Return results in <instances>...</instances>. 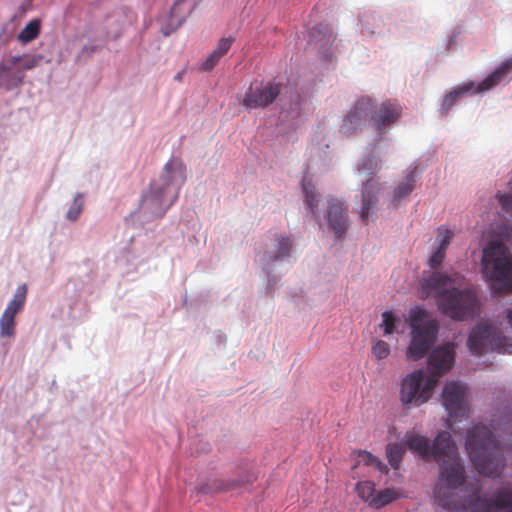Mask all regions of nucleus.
I'll list each match as a JSON object with an SVG mask.
<instances>
[{"mask_svg":"<svg viewBox=\"0 0 512 512\" xmlns=\"http://www.w3.org/2000/svg\"><path fill=\"white\" fill-rule=\"evenodd\" d=\"M406 444L422 459H433L438 463L434 498L443 509L459 512L466 496H460L457 490L465 482V468L451 435L446 431L439 432L431 445L426 437L410 434L406 435Z\"/></svg>","mask_w":512,"mask_h":512,"instance_id":"f257e3e1","label":"nucleus"},{"mask_svg":"<svg viewBox=\"0 0 512 512\" xmlns=\"http://www.w3.org/2000/svg\"><path fill=\"white\" fill-rule=\"evenodd\" d=\"M454 360V343H446L435 348L428 358L429 372L417 369L401 380L399 399L403 407L410 409L428 402L439 378L451 369Z\"/></svg>","mask_w":512,"mask_h":512,"instance_id":"f03ea898","label":"nucleus"},{"mask_svg":"<svg viewBox=\"0 0 512 512\" xmlns=\"http://www.w3.org/2000/svg\"><path fill=\"white\" fill-rule=\"evenodd\" d=\"M460 275L431 272L420 281L423 297L434 295L440 312L456 321L472 318L478 307L476 293L472 289L450 288L459 283Z\"/></svg>","mask_w":512,"mask_h":512,"instance_id":"7ed1b4c3","label":"nucleus"},{"mask_svg":"<svg viewBox=\"0 0 512 512\" xmlns=\"http://www.w3.org/2000/svg\"><path fill=\"white\" fill-rule=\"evenodd\" d=\"M401 115L402 106L397 101L387 99L377 104L370 97H362L344 117L340 132L346 136L352 135L369 121L375 130L383 134Z\"/></svg>","mask_w":512,"mask_h":512,"instance_id":"20e7f679","label":"nucleus"},{"mask_svg":"<svg viewBox=\"0 0 512 512\" xmlns=\"http://www.w3.org/2000/svg\"><path fill=\"white\" fill-rule=\"evenodd\" d=\"M465 445L479 474L492 478L500 476L505 467L503 448L488 427L476 425L470 429Z\"/></svg>","mask_w":512,"mask_h":512,"instance_id":"39448f33","label":"nucleus"},{"mask_svg":"<svg viewBox=\"0 0 512 512\" xmlns=\"http://www.w3.org/2000/svg\"><path fill=\"white\" fill-rule=\"evenodd\" d=\"M482 272L494 290L512 291V257L503 243L491 241L483 249Z\"/></svg>","mask_w":512,"mask_h":512,"instance_id":"423d86ee","label":"nucleus"},{"mask_svg":"<svg viewBox=\"0 0 512 512\" xmlns=\"http://www.w3.org/2000/svg\"><path fill=\"white\" fill-rule=\"evenodd\" d=\"M186 178V167L181 160L171 159L164 167V173L161 177L163 183L158 186L153 184L150 192L142 199L146 207L156 206L157 210L164 213L178 197L180 186Z\"/></svg>","mask_w":512,"mask_h":512,"instance_id":"0eeeda50","label":"nucleus"},{"mask_svg":"<svg viewBox=\"0 0 512 512\" xmlns=\"http://www.w3.org/2000/svg\"><path fill=\"white\" fill-rule=\"evenodd\" d=\"M409 326L411 340L406 350V357L417 361L425 357L434 345L439 331V323L429 317L428 312L417 306L410 311Z\"/></svg>","mask_w":512,"mask_h":512,"instance_id":"6e6552de","label":"nucleus"},{"mask_svg":"<svg viewBox=\"0 0 512 512\" xmlns=\"http://www.w3.org/2000/svg\"><path fill=\"white\" fill-rule=\"evenodd\" d=\"M508 339L495 326L488 323H478L470 332L467 346L471 354L482 356L490 351L506 353Z\"/></svg>","mask_w":512,"mask_h":512,"instance_id":"1a4fd4ad","label":"nucleus"},{"mask_svg":"<svg viewBox=\"0 0 512 512\" xmlns=\"http://www.w3.org/2000/svg\"><path fill=\"white\" fill-rule=\"evenodd\" d=\"M512 77V58L502 62L490 75H488L482 82L476 87L473 82H469L462 86H459L455 90L449 92L443 99L442 111L447 112L458 99L473 91L474 93H480L494 88L500 83L510 79Z\"/></svg>","mask_w":512,"mask_h":512,"instance_id":"9d476101","label":"nucleus"},{"mask_svg":"<svg viewBox=\"0 0 512 512\" xmlns=\"http://www.w3.org/2000/svg\"><path fill=\"white\" fill-rule=\"evenodd\" d=\"M479 486L472 488L471 494L463 500L464 506L460 511L472 508V512H499L507 509L512 512V488H503L496 491L491 498H481Z\"/></svg>","mask_w":512,"mask_h":512,"instance_id":"9b49d317","label":"nucleus"},{"mask_svg":"<svg viewBox=\"0 0 512 512\" xmlns=\"http://www.w3.org/2000/svg\"><path fill=\"white\" fill-rule=\"evenodd\" d=\"M282 90V84L275 81H255L251 83L241 100L246 109L266 108L271 105Z\"/></svg>","mask_w":512,"mask_h":512,"instance_id":"f8f14e48","label":"nucleus"},{"mask_svg":"<svg viewBox=\"0 0 512 512\" xmlns=\"http://www.w3.org/2000/svg\"><path fill=\"white\" fill-rule=\"evenodd\" d=\"M466 388L456 382L446 383L442 392L443 405L448 412V427L452 428L454 418L464 417L468 413V405L465 399Z\"/></svg>","mask_w":512,"mask_h":512,"instance_id":"ddd939ff","label":"nucleus"},{"mask_svg":"<svg viewBox=\"0 0 512 512\" xmlns=\"http://www.w3.org/2000/svg\"><path fill=\"white\" fill-rule=\"evenodd\" d=\"M326 218L335 237L338 239L343 238L348 230L349 222L347 218V209L344 208L343 203L340 200H329Z\"/></svg>","mask_w":512,"mask_h":512,"instance_id":"4468645a","label":"nucleus"},{"mask_svg":"<svg viewBox=\"0 0 512 512\" xmlns=\"http://www.w3.org/2000/svg\"><path fill=\"white\" fill-rule=\"evenodd\" d=\"M190 9L185 4L184 0H177L174 5L171 7L168 15L162 18V26L161 31L164 36H169L176 29H178L187 15L189 14Z\"/></svg>","mask_w":512,"mask_h":512,"instance_id":"2eb2a0df","label":"nucleus"},{"mask_svg":"<svg viewBox=\"0 0 512 512\" xmlns=\"http://www.w3.org/2000/svg\"><path fill=\"white\" fill-rule=\"evenodd\" d=\"M380 187L378 179L373 177L366 180L362 188V207L360 217L366 224L369 220L370 210L376 205L378 201V193Z\"/></svg>","mask_w":512,"mask_h":512,"instance_id":"dca6fc26","label":"nucleus"},{"mask_svg":"<svg viewBox=\"0 0 512 512\" xmlns=\"http://www.w3.org/2000/svg\"><path fill=\"white\" fill-rule=\"evenodd\" d=\"M438 237L440 238L439 246L429 259V266L432 269H437L443 262L446 249L453 237V232L447 228L440 227L438 229Z\"/></svg>","mask_w":512,"mask_h":512,"instance_id":"f3484780","label":"nucleus"},{"mask_svg":"<svg viewBox=\"0 0 512 512\" xmlns=\"http://www.w3.org/2000/svg\"><path fill=\"white\" fill-rule=\"evenodd\" d=\"M277 240V250L273 253L267 252L264 255V260L267 265L273 264L275 261L282 260L290 256L292 249V241L289 237L279 236Z\"/></svg>","mask_w":512,"mask_h":512,"instance_id":"a211bd4d","label":"nucleus"},{"mask_svg":"<svg viewBox=\"0 0 512 512\" xmlns=\"http://www.w3.org/2000/svg\"><path fill=\"white\" fill-rule=\"evenodd\" d=\"M415 168L410 170L405 177V180L400 182L393 191L392 203L394 206L400 204L402 199L406 198L414 189L416 182Z\"/></svg>","mask_w":512,"mask_h":512,"instance_id":"6ab92c4d","label":"nucleus"},{"mask_svg":"<svg viewBox=\"0 0 512 512\" xmlns=\"http://www.w3.org/2000/svg\"><path fill=\"white\" fill-rule=\"evenodd\" d=\"M302 191L305 198V203L307 208L311 211L313 216L317 217L316 210H317V203H318V195L316 193L315 185L313 184L312 180L308 176H304L302 180Z\"/></svg>","mask_w":512,"mask_h":512,"instance_id":"aec40b11","label":"nucleus"},{"mask_svg":"<svg viewBox=\"0 0 512 512\" xmlns=\"http://www.w3.org/2000/svg\"><path fill=\"white\" fill-rule=\"evenodd\" d=\"M401 497V493L394 488H385L381 491H376L375 498L371 502V507L375 509H380L393 501L399 499Z\"/></svg>","mask_w":512,"mask_h":512,"instance_id":"412c9836","label":"nucleus"},{"mask_svg":"<svg viewBox=\"0 0 512 512\" xmlns=\"http://www.w3.org/2000/svg\"><path fill=\"white\" fill-rule=\"evenodd\" d=\"M12 64H0V87L11 89L22 82V76L16 75L12 70Z\"/></svg>","mask_w":512,"mask_h":512,"instance_id":"4be33fe9","label":"nucleus"},{"mask_svg":"<svg viewBox=\"0 0 512 512\" xmlns=\"http://www.w3.org/2000/svg\"><path fill=\"white\" fill-rule=\"evenodd\" d=\"M26 296V284L18 286L12 300L8 303L7 307L5 308V311L16 316L23 309L24 304L26 302Z\"/></svg>","mask_w":512,"mask_h":512,"instance_id":"5701e85b","label":"nucleus"},{"mask_svg":"<svg viewBox=\"0 0 512 512\" xmlns=\"http://www.w3.org/2000/svg\"><path fill=\"white\" fill-rule=\"evenodd\" d=\"M41 22L39 19L31 20L19 33L18 40L23 43H29L36 39L40 33Z\"/></svg>","mask_w":512,"mask_h":512,"instance_id":"b1692460","label":"nucleus"},{"mask_svg":"<svg viewBox=\"0 0 512 512\" xmlns=\"http://www.w3.org/2000/svg\"><path fill=\"white\" fill-rule=\"evenodd\" d=\"M236 486H238V484H235L234 482H225L223 480L214 479L200 486L198 492L210 494L220 491H229L234 489Z\"/></svg>","mask_w":512,"mask_h":512,"instance_id":"393cba45","label":"nucleus"},{"mask_svg":"<svg viewBox=\"0 0 512 512\" xmlns=\"http://www.w3.org/2000/svg\"><path fill=\"white\" fill-rule=\"evenodd\" d=\"M405 453V447L401 443H391L386 447V456L389 464L398 469Z\"/></svg>","mask_w":512,"mask_h":512,"instance_id":"a878e982","label":"nucleus"},{"mask_svg":"<svg viewBox=\"0 0 512 512\" xmlns=\"http://www.w3.org/2000/svg\"><path fill=\"white\" fill-rule=\"evenodd\" d=\"M15 326V315L4 310L0 318V337H13L15 335Z\"/></svg>","mask_w":512,"mask_h":512,"instance_id":"bb28decb","label":"nucleus"},{"mask_svg":"<svg viewBox=\"0 0 512 512\" xmlns=\"http://www.w3.org/2000/svg\"><path fill=\"white\" fill-rule=\"evenodd\" d=\"M356 492L371 507L376 494L375 484L372 481H361L356 485Z\"/></svg>","mask_w":512,"mask_h":512,"instance_id":"cd10ccee","label":"nucleus"},{"mask_svg":"<svg viewBox=\"0 0 512 512\" xmlns=\"http://www.w3.org/2000/svg\"><path fill=\"white\" fill-rule=\"evenodd\" d=\"M380 169V160L373 155L364 157L358 164V172L365 176L374 175Z\"/></svg>","mask_w":512,"mask_h":512,"instance_id":"c85d7f7f","label":"nucleus"},{"mask_svg":"<svg viewBox=\"0 0 512 512\" xmlns=\"http://www.w3.org/2000/svg\"><path fill=\"white\" fill-rule=\"evenodd\" d=\"M360 463H363L364 465L367 466H374L382 473L388 472L387 466L377 457H375L373 454L367 451H359L357 465Z\"/></svg>","mask_w":512,"mask_h":512,"instance_id":"c756f323","label":"nucleus"},{"mask_svg":"<svg viewBox=\"0 0 512 512\" xmlns=\"http://www.w3.org/2000/svg\"><path fill=\"white\" fill-rule=\"evenodd\" d=\"M42 60V56L40 55H24V56H14L11 59L12 65H16L21 62L23 69H32L36 67L40 61Z\"/></svg>","mask_w":512,"mask_h":512,"instance_id":"7c9ffc66","label":"nucleus"},{"mask_svg":"<svg viewBox=\"0 0 512 512\" xmlns=\"http://www.w3.org/2000/svg\"><path fill=\"white\" fill-rule=\"evenodd\" d=\"M372 354L376 360H383L390 354V346L383 340H377L372 346Z\"/></svg>","mask_w":512,"mask_h":512,"instance_id":"2f4dec72","label":"nucleus"},{"mask_svg":"<svg viewBox=\"0 0 512 512\" xmlns=\"http://www.w3.org/2000/svg\"><path fill=\"white\" fill-rule=\"evenodd\" d=\"M396 317L390 311L382 313V323L384 335H391L395 331Z\"/></svg>","mask_w":512,"mask_h":512,"instance_id":"473e14b6","label":"nucleus"},{"mask_svg":"<svg viewBox=\"0 0 512 512\" xmlns=\"http://www.w3.org/2000/svg\"><path fill=\"white\" fill-rule=\"evenodd\" d=\"M82 209H83L82 196L80 194H78L75 197L72 206L69 208V210L67 212V215H66L67 218L69 220L75 221L81 214Z\"/></svg>","mask_w":512,"mask_h":512,"instance_id":"72a5a7b5","label":"nucleus"},{"mask_svg":"<svg viewBox=\"0 0 512 512\" xmlns=\"http://www.w3.org/2000/svg\"><path fill=\"white\" fill-rule=\"evenodd\" d=\"M234 39L232 37L221 38L213 52L222 58L231 48Z\"/></svg>","mask_w":512,"mask_h":512,"instance_id":"f704fd0d","label":"nucleus"},{"mask_svg":"<svg viewBox=\"0 0 512 512\" xmlns=\"http://www.w3.org/2000/svg\"><path fill=\"white\" fill-rule=\"evenodd\" d=\"M221 58H219L213 51L211 54L201 63L199 70L201 71H211L219 62Z\"/></svg>","mask_w":512,"mask_h":512,"instance_id":"c9c22d12","label":"nucleus"},{"mask_svg":"<svg viewBox=\"0 0 512 512\" xmlns=\"http://www.w3.org/2000/svg\"><path fill=\"white\" fill-rule=\"evenodd\" d=\"M502 209L512 215V194H497Z\"/></svg>","mask_w":512,"mask_h":512,"instance_id":"e433bc0d","label":"nucleus"},{"mask_svg":"<svg viewBox=\"0 0 512 512\" xmlns=\"http://www.w3.org/2000/svg\"><path fill=\"white\" fill-rule=\"evenodd\" d=\"M505 317L507 319L508 324L512 327V306L505 310Z\"/></svg>","mask_w":512,"mask_h":512,"instance_id":"4c0bfd02","label":"nucleus"},{"mask_svg":"<svg viewBox=\"0 0 512 512\" xmlns=\"http://www.w3.org/2000/svg\"><path fill=\"white\" fill-rule=\"evenodd\" d=\"M184 73H185V70H182V71L178 72V73L175 75L174 79H175L176 81H178V82L182 81Z\"/></svg>","mask_w":512,"mask_h":512,"instance_id":"58836bf2","label":"nucleus"},{"mask_svg":"<svg viewBox=\"0 0 512 512\" xmlns=\"http://www.w3.org/2000/svg\"><path fill=\"white\" fill-rule=\"evenodd\" d=\"M93 51H94V48L84 47V49H83V51H82V52H83V53H85V52L92 53Z\"/></svg>","mask_w":512,"mask_h":512,"instance_id":"ea45409f","label":"nucleus"}]
</instances>
